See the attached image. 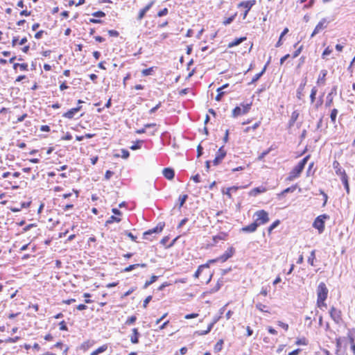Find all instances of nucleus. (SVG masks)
Wrapping results in <instances>:
<instances>
[{"instance_id": "f257e3e1", "label": "nucleus", "mask_w": 355, "mask_h": 355, "mask_svg": "<svg viewBox=\"0 0 355 355\" xmlns=\"http://www.w3.org/2000/svg\"><path fill=\"white\" fill-rule=\"evenodd\" d=\"M310 156L307 155L304 157L298 164L296 165L293 170L289 173L288 176L286 180L288 181H292L295 178H298L303 169L304 168L305 165L306 164Z\"/></svg>"}, {"instance_id": "f03ea898", "label": "nucleus", "mask_w": 355, "mask_h": 355, "mask_svg": "<svg viewBox=\"0 0 355 355\" xmlns=\"http://www.w3.org/2000/svg\"><path fill=\"white\" fill-rule=\"evenodd\" d=\"M328 292L326 284L324 282H320L317 288V304H320V302H322V301H325L327 298Z\"/></svg>"}, {"instance_id": "7ed1b4c3", "label": "nucleus", "mask_w": 355, "mask_h": 355, "mask_svg": "<svg viewBox=\"0 0 355 355\" xmlns=\"http://www.w3.org/2000/svg\"><path fill=\"white\" fill-rule=\"evenodd\" d=\"M329 218L327 214H322L318 216L313 223V227L317 229L319 233H322L324 230V220Z\"/></svg>"}, {"instance_id": "20e7f679", "label": "nucleus", "mask_w": 355, "mask_h": 355, "mask_svg": "<svg viewBox=\"0 0 355 355\" xmlns=\"http://www.w3.org/2000/svg\"><path fill=\"white\" fill-rule=\"evenodd\" d=\"M241 106L242 107V108L239 106H236L232 110V117L236 118L238 116L247 114L251 109L252 103H248V104L241 103Z\"/></svg>"}, {"instance_id": "39448f33", "label": "nucleus", "mask_w": 355, "mask_h": 355, "mask_svg": "<svg viewBox=\"0 0 355 355\" xmlns=\"http://www.w3.org/2000/svg\"><path fill=\"white\" fill-rule=\"evenodd\" d=\"M254 215L257 217L254 222L258 224V226L266 224L269 221L268 214L264 210L257 211Z\"/></svg>"}, {"instance_id": "423d86ee", "label": "nucleus", "mask_w": 355, "mask_h": 355, "mask_svg": "<svg viewBox=\"0 0 355 355\" xmlns=\"http://www.w3.org/2000/svg\"><path fill=\"white\" fill-rule=\"evenodd\" d=\"M256 3V0H249V1H241L239 3V7H243L245 10L243 15V19H245L248 14V12L251 9V8Z\"/></svg>"}, {"instance_id": "0eeeda50", "label": "nucleus", "mask_w": 355, "mask_h": 355, "mask_svg": "<svg viewBox=\"0 0 355 355\" xmlns=\"http://www.w3.org/2000/svg\"><path fill=\"white\" fill-rule=\"evenodd\" d=\"M225 155H226V151L224 150V147L222 146L216 152V157L213 160L214 165V166L218 165L222 162V160L224 159Z\"/></svg>"}, {"instance_id": "6e6552de", "label": "nucleus", "mask_w": 355, "mask_h": 355, "mask_svg": "<svg viewBox=\"0 0 355 355\" xmlns=\"http://www.w3.org/2000/svg\"><path fill=\"white\" fill-rule=\"evenodd\" d=\"M328 21L325 18H323L315 26V29L313 30L311 37H314L316 34L320 33L322 30L324 29L327 27Z\"/></svg>"}, {"instance_id": "1a4fd4ad", "label": "nucleus", "mask_w": 355, "mask_h": 355, "mask_svg": "<svg viewBox=\"0 0 355 355\" xmlns=\"http://www.w3.org/2000/svg\"><path fill=\"white\" fill-rule=\"evenodd\" d=\"M330 315L334 321L338 324L341 320V312L340 311L336 309L335 307L332 306L330 309Z\"/></svg>"}, {"instance_id": "9d476101", "label": "nucleus", "mask_w": 355, "mask_h": 355, "mask_svg": "<svg viewBox=\"0 0 355 355\" xmlns=\"http://www.w3.org/2000/svg\"><path fill=\"white\" fill-rule=\"evenodd\" d=\"M234 249L232 247L228 248L221 256L218 257V259L220 262H225L228 259L232 257L234 254Z\"/></svg>"}, {"instance_id": "9b49d317", "label": "nucleus", "mask_w": 355, "mask_h": 355, "mask_svg": "<svg viewBox=\"0 0 355 355\" xmlns=\"http://www.w3.org/2000/svg\"><path fill=\"white\" fill-rule=\"evenodd\" d=\"M164 225H164V223H159L155 227H154L152 230H150L143 233V237L144 239H146V236L147 235H150L152 233H159V232H161L163 230V228H164Z\"/></svg>"}, {"instance_id": "f8f14e48", "label": "nucleus", "mask_w": 355, "mask_h": 355, "mask_svg": "<svg viewBox=\"0 0 355 355\" xmlns=\"http://www.w3.org/2000/svg\"><path fill=\"white\" fill-rule=\"evenodd\" d=\"M347 337L350 342L351 349L353 351L354 354H355V342H354L355 331L349 330L348 334H347Z\"/></svg>"}, {"instance_id": "ddd939ff", "label": "nucleus", "mask_w": 355, "mask_h": 355, "mask_svg": "<svg viewBox=\"0 0 355 355\" xmlns=\"http://www.w3.org/2000/svg\"><path fill=\"white\" fill-rule=\"evenodd\" d=\"M257 227H259L258 224H257L256 222H253L252 223L242 227L241 231L244 232L252 233L256 231Z\"/></svg>"}, {"instance_id": "4468645a", "label": "nucleus", "mask_w": 355, "mask_h": 355, "mask_svg": "<svg viewBox=\"0 0 355 355\" xmlns=\"http://www.w3.org/2000/svg\"><path fill=\"white\" fill-rule=\"evenodd\" d=\"M154 4V1H150L148 3L143 9H141L138 15V19H141L146 15V13L150 10L152 6Z\"/></svg>"}, {"instance_id": "2eb2a0df", "label": "nucleus", "mask_w": 355, "mask_h": 355, "mask_svg": "<svg viewBox=\"0 0 355 355\" xmlns=\"http://www.w3.org/2000/svg\"><path fill=\"white\" fill-rule=\"evenodd\" d=\"M341 181L345 187L346 192L347 194L349 193V186L348 182V177L345 172L342 173Z\"/></svg>"}, {"instance_id": "dca6fc26", "label": "nucleus", "mask_w": 355, "mask_h": 355, "mask_svg": "<svg viewBox=\"0 0 355 355\" xmlns=\"http://www.w3.org/2000/svg\"><path fill=\"white\" fill-rule=\"evenodd\" d=\"M163 175L168 180H172L174 178L175 172L172 168H165L163 170Z\"/></svg>"}, {"instance_id": "f3484780", "label": "nucleus", "mask_w": 355, "mask_h": 355, "mask_svg": "<svg viewBox=\"0 0 355 355\" xmlns=\"http://www.w3.org/2000/svg\"><path fill=\"white\" fill-rule=\"evenodd\" d=\"M270 59L271 58H269V60H268L266 64L265 65V67H263V69H262V71L258 73H257L252 79V81L250 83H254L255 82H257L261 76L264 73L265 71H266V66L268 64L270 63Z\"/></svg>"}, {"instance_id": "a211bd4d", "label": "nucleus", "mask_w": 355, "mask_h": 355, "mask_svg": "<svg viewBox=\"0 0 355 355\" xmlns=\"http://www.w3.org/2000/svg\"><path fill=\"white\" fill-rule=\"evenodd\" d=\"M80 109V107L72 108L66 113L64 114L63 116L68 119H72L74 114L78 112Z\"/></svg>"}, {"instance_id": "6ab92c4d", "label": "nucleus", "mask_w": 355, "mask_h": 355, "mask_svg": "<svg viewBox=\"0 0 355 355\" xmlns=\"http://www.w3.org/2000/svg\"><path fill=\"white\" fill-rule=\"evenodd\" d=\"M265 191H266V189L265 187H259L254 188L252 190H251L250 192V195L256 196L257 194L263 193Z\"/></svg>"}, {"instance_id": "aec40b11", "label": "nucleus", "mask_w": 355, "mask_h": 355, "mask_svg": "<svg viewBox=\"0 0 355 355\" xmlns=\"http://www.w3.org/2000/svg\"><path fill=\"white\" fill-rule=\"evenodd\" d=\"M327 74V70H325V69L321 70L317 83L318 84H320V83L324 84L325 77H326Z\"/></svg>"}, {"instance_id": "412c9836", "label": "nucleus", "mask_w": 355, "mask_h": 355, "mask_svg": "<svg viewBox=\"0 0 355 355\" xmlns=\"http://www.w3.org/2000/svg\"><path fill=\"white\" fill-rule=\"evenodd\" d=\"M299 116V113L297 111H293L291 114V119L289 121V125L293 126L295 123V122L297 121V118Z\"/></svg>"}, {"instance_id": "4be33fe9", "label": "nucleus", "mask_w": 355, "mask_h": 355, "mask_svg": "<svg viewBox=\"0 0 355 355\" xmlns=\"http://www.w3.org/2000/svg\"><path fill=\"white\" fill-rule=\"evenodd\" d=\"M333 167L336 169V173L342 177V173L345 172L344 170H341L340 164L337 161H334L333 163Z\"/></svg>"}, {"instance_id": "5701e85b", "label": "nucleus", "mask_w": 355, "mask_h": 355, "mask_svg": "<svg viewBox=\"0 0 355 355\" xmlns=\"http://www.w3.org/2000/svg\"><path fill=\"white\" fill-rule=\"evenodd\" d=\"M296 188H297V185L296 184L295 185H293V186H291L290 187H288V188L285 189L284 190H283L282 191V193L279 194V196H284L286 193H293V192H294L295 191Z\"/></svg>"}, {"instance_id": "b1692460", "label": "nucleus", "mask_w": 355, "mask_h": 355, "mask_svg": "<svg viewBox=\"0 0 355 355\" xmlns=\"http://www.w3.org/2000/svg\"><path fill=\"white\" fill-rule=\"evenodd\" d=\"M306 80H304L303 83H302L300 85V86H299V87H298V89H297V98H300V99L301 98V96L302 95V92H303V90H304V87H305V85H306Z\"/></svg>"}, {"instance_id": "393cba45", "label": "nucleus", "mask_w": 355, "mask_h": 355, "mask_svg": "<svg viewBox=\"0 0 355 355\" xmlns=\"http://www.w3.org/2000/svg\"><path fill=\"white\" fill-rule=\"evenodd\" d=\"M155 125V123H148V124H146L144 128H142L141 129H137L135 132L136 133H137V134H142V133H144V132H146V130L147 128H150V127H153Z\"/></svg>"}, {"instance_id": "a878e982", "label": "nucleus", "mask_w": 355, "mask_h": 355, "mask_svg": "<svg viewBox=\"0 0 355 355\" xmlns=\"http://www.w3.org/2000/svg\"><path fill=\"white\" fill-rule=\"evenodd\" d=\"M246 40V37H240V38H237L236 40H234L232 42L230 43L228 46L229 47H233V46H237L239 44H240L243 41L245 40Z\"/></svg>"}, {"instance_id": "bb28decb", "label": "nucleus", "mask_w": 355, "mask_h": 355, "mask_svg": "<svg viewBox=\"0 0 355 355\" xmlns=\"http://www.w3.org/2000/svg\"><path fill=\"white\" fill-rule=\"evenodd\" d=\"M209 268V263H205V264H202V265H200L198 270L196 271L195 274H194V277L198 278L200 275V274L201 273L202 270L204 269V268Z\"/></svg>"}, {"instance_id": "cd10ccee", "label": "nucleus", "mask_w": 355, "mask_h": 355, "mask_svg": "<svg viewBox=\"0 0 355 355\" xmlns=\"http://www.w3.org/2000/svg\"><path fill=\"white\" fill-rule=\"evenodd\" d=\"M345 339L346 338L345 337H343V338L339 337V338H337L336 339V354H338V352L340 349L341 345H342V343H343V341L345 340Z\"/></svg>"}, {"instance_id": "c85d7f7f", "label": "nucleus", "mask_w": 355, "mask_h": 355, "mask_svg": "<svg viewBox=\"0 0 355 355\" xmlns=\"http://www.w3.org/2000/svg\"><path fill=\"white\" fill-rule=\"evenodd\" d=\"M153 71H154V68L150 67L148 69L141 70V73L143 76H148L152 75Z\"/></svg>"}, {"instance_id": "c756f323", "label": "nucleus", "mask_w": 355, "mask_h": 355, "mask_svg": "<svg viewBox=\"0 0 355 355\" xmlns=\"http://www.w3.org/2000/svg\"><path fill=\"white\" fill-rule=\"evenodd\" d=\"M107 348V346L106 345H104L100 347H98L97 349L94 351L90 355H98V354L105 352Z\"/></svg>"}, {"instance_id": "7c9ffc66", "label": "nucleus", "mask_w": 355, "mask_h": 355, "mask_svg": "<svg viewBox=\"0 0 355 355\" xmlns=\"http://www.w3.org/2000/svg\"><path fill=\"white\" fill-rule=\"evenodd\" d=\"M315 259V250H313L311 252L310 256L308 258V262L310 265L314 266V259Z\"/></svg>"}, {"instance_id": "2f4dec72", "label": "nucleus", "mask_w": 355, "mask_h": 355, "mask_svg": "<svg viewBox=\"0 0 355 355\" xmlns=\"http://www.w3.org/2000/svg\"><path fill=\"white\" fill-rule=\"evenodd\" d=\"M120 154H115L114 156L116 157H121L124 159H126L129 157V152L126 150L122 149L120 150Z\"/></svg>"}, {"instance_id": "473e14b6", "label": "nucleus", "mask_w": 355, "mask_h": 355, "mask_svg": "<svg viewBox=\"0 0 355 355\" xmlns=\"http://www.w3.org/2000/svg\"><path fill=\"white\" fill-rule=\"evenodd\" d=\"M158 279V277L156 276V275H153L151 277H150V279L148 280V281H146L144 284V288H147L148 286H149L150 285H151L153 283H154L155 281H157V279Z\"/></svg>"}, {"instance_id": "72a5a7b5", "label": "nucleus", "mask_w": 355, "mask_h": 355, "mask_svg": "<svg viewBox=\"0 0 355 355\" xmlns=\"http://www.w3.org/2000/svg\"><path fill=\"white\" fill-rule=\"evenodd\" d=\"M223 340L222 339L219 340L214 346V351L218 352L221 351L223 347Z\"/></svg>"}, {"instance_id": "f704fd0d", "label": "nucleus", "mask_w": 355, "mask_h": 355, "mask_svg": "<svg viewBox=\"0 0 355 355\" xmlns=\"http://www.w3.org/2000/svg\"><path fill=\"white\" fill-rule=\"evenodd\" d=\"M337 114H338V110L337 109H333L331 110V114H330V118H331V122L334 124L336 123V119Z\"/></svg>"}, {"instance_id": "c9c22d12", "label": "nucleus", "mask_w": 355, "mask_h": 355, "mask_svg": "<svg viewBox=\"0 0 355 355\" xmlns=\"http://www.w3.org/2000/svg\"><path fill=\"white\" fill-rule=\"evenodd\" d=\"M144 143V140H142V139L135 140V150H137V149H140L142 147V145Z\"/></svg>"}, {"instance_id": "e433bc0d", "label": "nucleus", "mask_w": 355, "mask_h": 355, "mask_svg": "<svg viewBox=\"0 0 355 355\" xmlns=\"http://www.w3.org/2000/svg\"><path fill=\"white\" fill-rule=\"evenodd\" d=\"M266 307V305L263 304L261 302H258L256 304V308L262 312H266L268 313L269 311L268 310H265V308Z\"/></svg>"}, {"instance_id": "4c0bfd02", "label": "nucleus", "mask_w": 355, "mask_h": 355, "mask_svg": "<svg viewBox=\"0 0 355 355\" xmlns=\"http://www.w3.org/2000/svg\"><path fill=\"white\" fill-rule=\"evenodd\" d=\"M187 198H188V196L187 194L180 196L179 197L180 208L183 206V205L185 203Z\"/></svg>"}, {"instance_id": "58836bf2", "label": "nucleus", "mask_w": 355, "mask_h": 355, "mask_svg": "<svg viewBox=\"0 0 355 355\" xmlns=\"http://www.w3.org/2000/svg\"><path fill=\"white\" fill-rule=\"evenodd\" d=\"M225 237H226V234L225 233H221L219 235H217V236H214L213 237V240L215 241V242H217L218 240H225Z\"/></svg>"}, {"instance_id": "ea45409f", "label": "nucleus", "mask_w": 355, "mask_h": 355, "mask_svg": "<svg viewBox=\"0 0 355 355\" xmlns=\"http://www.w3.org/2000/svg\"><path fill=\"white\" fill-rule=\"evenodd\" d=\"M316 93H317V89L315 87H313L311 89V95H310V98H311V103L314 102V101L315 99Z\"/></svg>"}, {"instance_id": "a19ab883", "label": "nucleus", "mask_w": 355, "mask_h": 355, "mask_svg": "<svg viewBox=\"0 0 355 355\" xmlns=\"http://www.w3.org/2000/svg\"><path fill=\"white\" fill-rule=\"evenodd\" d=\"M279 224V220H275L269 227H268V232L271 233V232L277 227Z\"/></svg>"}, {"instance_id": "79ce46f5", "label": "nucleus", "mask_w": 355, "mask_h": 355, "mask_svg": "<svg viewBox=\"0 0 355 355\" xmlns=\"http://www.w3.org/2000/svg\"><path fill=\"white\" fill-rule=\"evenodd\" d=\"M235 16H236V14H235V15H232V16H231V17H228V18H227V19L223 21V24H224V25H225V26H227V25H228V24H231V23L234 21V18H235Z\"/></svg>"}, {"instance_id": "37998d69", "label": "nucleus", "mask_w": 355, "mask_h": 355, "mask_svg": "<svg viewBox=\"0 0 355 355\" xmlns=\"http://www.w3.org/2000/svg\"><path fill=\"white\" fill-rule=\"evenodd\" d=\"M168 10L166 8L161 10L160 11L158 12L157 13V16L158 17H163V16H165L168 14Z\"/></svg>"}, {"instance_id": "c03bdc74", "label": "nucleus", "mask_w": 355, "mask_h": 355, "mask_svg": "<svg viewBox=\"0 0 355 355\" xmlns=\"http://www.w3.org/2000/svg\"><path fill=\"white\" fill-rule=\"evenodd\" d=\"M320 193L323 196L324 202L322 206L324 207L327 202L328 196L322 189L320 190Z\"/></svg>"}, {"instance_id": "a18cd8bd", "label": "nucleus", "mask_w": 355, "mask_h": 355, "mask_svg": "<svg viewBox=\"0 0 355 355\" xmlns=\"http://www.w3.org/2000/svg\"><path fill=\"white\" fill-rule=\"evenodd\" d=\"M121 220V219L119 218H116L114 216H112L106 222V223H113L114 221L115 222H119Z\"/></svg>"}, {"instance_id": "49530a36", "label": "nucleus", "mask_w": 355, "mask_h": 355, "mask_svg": "<svg viewBox=\"0 0 355 355\" xmlns=\"http://www.w3.org/2000/svg\"><path fill=\"white\" fill-rule=\"evenodd\" d=\"M331 52H332V49H330L329 47H327L323 51L322 57L323 58H324L325 56L329 55Z\"/></svg>"}, {"instance_id": "de8ad7c7", "label": "nucleus", "mask_w": 355, "mask_h": 355, "mask_svg": "<svg viewBox=\"0 0 355 355\" xmlns=\"http://www.w3.org/2000/svg\"><path fill=\"white\" fill-rule=\"evenodd\" d=\"M202 150H203L202 147L201 146L200 144H199L197 147L198 157H200L202 155V153H203Z\"/></svg>"}, {"instance_id": "09e8293b", "label": "nucleus", "mask_w": 355, "mask_h": 355, "mask_svg": "<svg viewBox=\"0 0 355 355\" xmlns=\"http://www.w3.org/2000/svg\"><path fill=\"white\" fill-rule=\"evenodd\" d=\"M302 49V46L299 47V48H298V49H297L294 52V53L293 54V58H297V57L300 55V53H301Z\"/></svg>"}, {"instance_id": "8fccbe9b", "label": "nucleus", "mask_w": 355, "mask_h": 355, "mask_svg": "<svg viewBox=\"0 0 355 355\" xmlns=\"http://www.w3.org/2000/svg\"><path fill=\"white\" fill-rule=\"evenodd\" d=\"M152 300V296L149 295L148 296L144 301L143 306L146 308L147 306V304L150 302V301Z\"/></svg>"}, {"instance_id": "3c124183", "label": "nucleus", "mask_w": 355, "mask_h": 355, "mask_svg": "<svg viewBox=\"0 0 355 355\" xmlns=\"http://www.w3.org/2000/svg\"><path fill=\"white\" fill-rule=\"evenodd\" d=\"M278 324L286 331L288 329V325L283 322L279 321Z\"/></svg>"}, {"instance_id": "603ef678", "label": "nucleus", "mask_w": 355, "mask_h": 355, "mask_svg": "<svg viewBox=\"0 0 355 355\" xmlns=\"http://www.w3.org/2000/svg\"><path fill=\"white\" fill-rule=\"evenodd\" d=\"M224 94H225V92H223L222 90L220 92H218V94L216 96V101H220Z\"/></svg>"}, {"instance_id": "864d4df0", "label": "nucleus", "mask_w": 355, "mask_h": 355, "mask_svg": "<svg viewBox=\"0 0 355 355\" xmlns=\"http://www.w3.org/2000/svg\"><path fill=\"white\" fill-rule=\"evenodd\" d=\"M93 16L97 17H102L105 16V13L101 11H98L92 14Z\"/></svg>"}, {"instance_id": "5fc2aeb1", "label": "nucleus", "mask_w": 355, "mask_h": 355, "mask_svg": "<svg viewBox=\"0 0 355 355\" xmlns=\"http://www.w3.org/2000/svg\"><path fill=\"white\" fill-rule=\"evenodd\" d=\"M198 313H191V314L186 315L184 318L186 319H191V318H195L198 317Z\"/></svg>"}, {"instance_id": "6e6d98bb", "label": "nucleus", "mask_w": 355, "mask_h": 355, "mask_svg": "<svg viewBox=\"0 0 355 355\" xmlns=\"http://www.w3.org/2000/svg\"><path fill=\"white\" fill-rule=\"evenodd\" d=\"M217 322V320H214L211 323H210L209 325H208V327L207 329V330L210 332L211 329L213 328L214 325L215 324V323H216Z\"/></svg>"}, {"instance_id": "4d7b16f0", "label": "nucleus", "mask_w": 355, "mask_h": 355, "mask_svg": "<svg viewBox=\"0 0 355 355\" xmlns=\"http://www.w3.org/2000/svg\"><path fill=\"white\" fill-rule=\"evenodd\" d=\"M269 153V150H266L261 153V154L259 156L258 159L261 160L266 155H267Z\"/></svg>"}, {"instance_id": "13d9d810", "label": "nucleus", "mask_w": 355, "mask_h": 355, "mask_svg": "<svg viewBox=\"0 0 355 355\" xmlns=\"http://www.w3.org/2000/svg\"><path fill=\"white\" fill-rule=\"evenodd\" d=\"M289 57H290V55H289V54H286V55H285L284 56H283V57L280 59V64H283V63L285 62V60H286Z\"/></svg>"}, {"instance_id": "bf43d9fd", "label": "nucleus", "mask_w": 355, "mask_h": 355, "mask_svg": "<svg viewBox=\"0 0 355 355\" xmlns=\"http://www.w3.org/2000/svg\"><path fill=\"white\" fill-rule=\"evenodd\" d=\"M160 105H161V103H159L156 106H155L154 107L150 109V114H153V113L155 112L157 110V109L159 107Z\"/></svg>"}, {"instance_id": "052dcab7", "label": "nucleus", "mask_w": 355, "mask_h": 355, "mask_svg": "<svg viewBox=\"0 0 355 355\" xmlns=\"http://www.w3.org/2000/svg\"><path fill=\"white\" fill-rule=\"evenodd\" d=\"M113 173L110 171H107L105 175V178L106 180H109L112 175Z\"/></svg>"}, {"instance_id": "680f3d73", "label": "nucleus", "mask_w": 355, "mask_h": 355, "mask_svg": "<svg viewBox=\"0 0 355 355\" xmlns=\"http://www.w3.org/2000/svg\"><path fill=\"white\" fill-rule=\"evenodd\" d=\"M191 179L196 183L200 182V175L198 174H196L194 176L191 177Z\"/></svg>"}, {"instance_id": "e2e57ef3", "label": "nucleus", "mask_w": 355, "mask_h": 355, "mask_svg": "<svg viewBox=\"0 0 355 355\" xmlns=\"http://www.w3.org/2000/svg\"><path fill=\"white\" fill-rule=\"evenodd\" d=\"M187 221H188V219H187V218H184V219H182V220L180 222V223H179V225H178V228H180V227H182V226H183V225H184Z\"/></svg>"}, {"instance_id": "0e129e2a", "label": "nucleus", "mask_w": 355, "mask_h": 355, "mask_svg": "<svg viewBox=\"0 0 355 355\" xmlns=\"http://www.w3.org/2000/svg\"><path fill=\"white\" fill-rule=\"evenodd\" d=\"M72 136L69 133H67L64 137H62V140H71Z\"/></svg>"}, {"instance_id": "69168bd1", "label": "nucleus", "mask_w": 355, "mask_h": 355, "mask_svg": "<svg viewBox=\"0 0 355 355\" xmlns=\"http://www.w3.org/2000/svg\"><path fill=\"white\" fill-rule=\"evenodd\" d=\"M268 332L271 334L275 335L277 334V331L275 329H273L272 327H268Z\"/></svg>"}, {"instance_id": "338daca9", "label": "nucleus", "mask_w": 355, "mask_h": 355, "mask_svg": "<svg viewBox=\"0 0 355 355\" xmlns=\"http://www.w3.org/2000/svg\"><path fill=\"white\" fill-rule=\"evenodd\" d=\"M208 333H209L207 330H205V331H198L196 332V334H197L199 336H203V335H206Z\"/></svg>"}, {"instance_id": "774afa93", "label": "nucleus", "mask_w": 355, "mask_h": 355, "mask_svg": "<svg viewBox=\"0 0 355 355\" xmlns=\"http://www.w3.org/2000/svg\"><path fill=\"white\" fill-rule=\"evenodd\" d=\"M300 352V349H295L291 352L288 353V355H297L299 352Z\"/></svg>"}]
</instances>
